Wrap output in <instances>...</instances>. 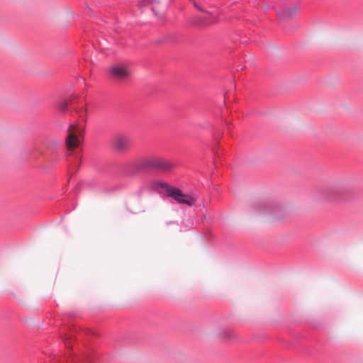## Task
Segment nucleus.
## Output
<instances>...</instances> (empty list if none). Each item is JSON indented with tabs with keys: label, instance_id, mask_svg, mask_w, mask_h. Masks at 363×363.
Listing matches in <instances>:
<instances>
[{
	"label": "nucleus",
	"instance_id": "obj_1",
	"mask_svg": "<svg viewBox=\"0 0 363 363\" xmlns=\"http://www.w3.org/2000/svg\"><path fill=\"white\" fill-rule=\"evenodd\" d=\"M71 112L79 114V121L70 124L68 127L67 135L65 138L67 152L65 157L69 162V168H72L73 173H74L77 171L81 161L83 133L84 130V123L86 119V111L82 106L80 108H72Z\"/></svg>",
	"mask_w": 363,
	"mask_h": 363
},
{
	"label": "nucleus",
	"instance_id": "obj_2",
	"mask_svg": "<svg viewBox=\"0 0 363 363\" xmlns=\"http://www.w3.org/2000/svg\"><path fill=\"white\" fill-rule=\"evenodd\" d=\"M160 189L164 190L167 196L171 197L179 203L191 206L195 203V199L191 196L184 194L181 189L172 186L165 182L151 181L144 184L141 188V191L146 190L150 192L155 191L157 193H160Z\"/></svg>",
	"mask_w": 363,
	"mask_h": 363
},
{
	"label": "nucleus",
	"instance_id": "obj_3",
	"mask_svg": "<svg viewBox=\"0 0 363 363\" xmlns=\"http://www.w3.org/2000/svg\"><path fill=\"white\" fill-rule=\"evenodd\" d=\"M173 167L169 160L158 156H152L127 165V175H134L147 169L168 172Z\"/></svg>",
	"mask_w": 363,
	"mask_h": 363
},
{
	"label": "nucleus",
	"instance_id": "obj_4",
	"mask_svg": "<svg viewBox=\"0 0 363 363\" xmlns=\"http://www.w3.org/2000/svg\"><path fill=\"white\" fill-rule=\"evenodd\" d=\"M348 192L349 189L346 185L335 183L321 188L318 193L320 200L330 203H338L347 199Z\"/></svg>",
	"mask_w": 363,
	"mask_h": 363
},
{
	"label": "nucleus",
	"instance_id": "obj_5",
	"mask_svg": "<svg viewBox=\"0 0 363 363\" xmlns=\"http://www.w3.org/2000/svg\"><path fill=\"white\" fill-rule=\"evenodd\" d=\"M62 340L69 351L67 361L69 363H97L96 357L91 352L77 353L74 350L73 343L75 338L72 335H65L62 337Z\"/></svg>",
	"mask_w": 363,
	"mask_h": 363
},
{
	"label": "nucleus",
	"instance_id": "obj_6",
	"mask_svg": "<svg viewBox=\"0 0 363 363\" xmlns=\"http://www.w3.org/2000/svg\"><path fill=\"white\" fill-rule=\"evenodd\" d=\"M129 72L121 65H115L109 68L108 77L116 82H124L129 77Z\"/></svg>",
	"mask_w": 363,
	"mask_h": 363
},
{
	"label": "nucleus",
	"instance_id": "obj_7",
	"mask_svg": "<svg viewBox=\"0 0 363 363\" xmlns=\"http://www.w3.org/2000/svg\"><path fill=\"white\" fill-rule=\"evenodd\" d=\"M113 148L118 152L129 150L133 147V140L129 135H116L112 142Z\"/></svg>",
	"mask_w": 363,
	"mask_h": 363
},
{
	"label": "nucleus",
	"instance_id": "obj_8",
	"mask_svg": "<svg viewBox=\"0 0 363 363\" xmlns=\"http://www.w3.org/2000/svg\"><path fill=\"white\" fill-rule=\"evenodd\" d=\"M274 9L278 16L284 18L292 17L297 11L296 6H289L285 4L277 6Z\"/></svg>",
	"mask_w": 363,
	"mask_h": 363
},
{
	"label": "nucleus",
	"instance_id": "obj_9",
	"mask_svg": "<svg viewBox=\"0 0 363 363\" xmlns=\"http://www.w3.org/2000/svg\"><path fill=\"white\" fill-rule=\"evenodd\" d=\"M280 206L272 201H264L256 205V209L262 213L274 214L280 209Z\"/></svg>",
	"mask_w": 363,
	"mask_h": 363
},
{
	"label": "nucleus",
	"instance_id": "obj_10",
	"mask_svg": "<svg viewBox=\"0 0 363 363\" xmlns=\"http://www.w3.org/2000/svg\"><path fill=\"white\" fill-rule=\"evenodd\" d=\"M217 21V18L214 13L206 12L203 15L199 17L196 23L201 26H206L215 23Z\"/></svg>",
	"mask_w": 363,
	"mask_h": 363
},
{
	"label": "nucleus",
	"instance_id": "obj_11",
	"mask_svg": "<svg viewBox=\"0 0 363 363\" xmlns=\"http://www.w3.org/2000/svg\"><path fill=\"white\" fill-rule=\"evenodd\" d=\"M154 3L158 4V2L156 0H142L141 1L139 2L138 6L140 9H141L143 6H146L150 5V6H152V7H151L152 11L154 12V13L156 16H158L159 12L157 11V6L153 4Z\"/></svg>",
	"mask_w": 363,
	"mask_h": 363
},
{
	"label": "nucleus",
	"instance_id": "obj_12",
	"mask_svg": "<svg viewBox=\"0 0 363 363\" xmlns=\"http://www.w3.org/2000/svg\"><path fill=\"white\" fill-rule=\"evenodd\" d=\"M68 106H69V104L67 102V101L66 100H62L60 104H59V110L62 112H66L68 111Z\"/></svg>",
	"mask_w": 363,
	"mask_h": 363
},
{
	"label": "nucleus",
	"instance_id": "obj_13",
	"mask_svg": "<svg viewBox=\"0 0 363 363\" xmlns=\"http://www.w3.org/2000/svg\"><path fill=\"white\" fill-rule=\"evenodd\" d=\"M49 159L55 161H58L60 159L58 157V155L56 152H52L50 156H49Z\"/></svg>",
	"mask_w": 363,
	"mask_h": 363
},
{
	"label": "nucleus",
	"instance_id": "obj_14",
	"mask_svg": "<svg viewBox=\"0 0 363 363\" xmlns=\"http://www.w3.org/2000/svg\"><path fill=\"white\" fill-rule=\"evenodd\" d=\"M190 1L193 2L194 6L197 9H199V11H203V9H202L199 5H198V4H196V2L194 0H190Z\"/></svg>",
	"mask_w": 363,
	"mask_h": 363
}]
</instances>
